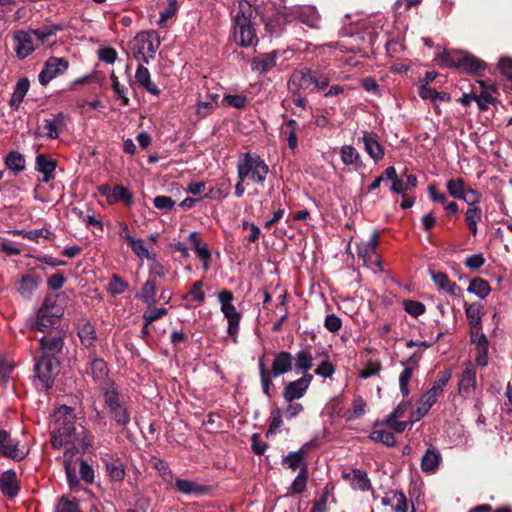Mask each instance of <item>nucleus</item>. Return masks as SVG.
Instances as JSON below:
<instances>
[{"label": "nucleus", "mask_w": 512, "mask_h": 512, "mask_svg": "<svg viewBox=\"0 0 512 512\" xmlns=\"http://www.w3.org/2000/svg\"><path fill=\"white\" fill-rule=\"evenodd\" d=\"M297 127L298 123L294 119H290L286 122L288 146L292 150L296 149L298 146V140L296 135Z\"/></svg>", "instance_id": "052dcab7"}, {"label": "nucleus", "mask_w": 512, "mask_h": 512, "mask_svg": "<svg viewBox=\"0 0 512 512\" xmlns=\"http://www.w3.org/2000/svg\"><path fill=\"white\" fill-rule=\"evenodd\" d=\"M59 371L60 363L58 359L55 356L43 355L35 363V372L39 381L37 386L41 389H49Z\"/></svg>", "instance_id": "9b49d317"}, {"label": "nucleus", "mask_w": 512, "mask_h": 512, "mask_svg": "<svg viewBox=\"0 0 512 512\" xmlns=\"http://www.w3.org/2000/svg\"><path fill=\"white\" fill-rule=\"evenodd\" d=\"M153 205L158 210L168 212L174 207L175 201L171 197L161 195L154 198Z\"/></svg>", "instance_id": "338daca9"}, {"label": "nucleus", "mask_w": 512, "mask_h": 512, "mask_svg": "<svg viewBox=\"0 0 512 512\" xmlns=\"http://www.w3.org/2000/svg\"><path fill=\"white\" fill-rule=\"evenodd\" d=\"M154 468L157 470L158 474L162 478V480L172 486L174 482V474L172 470L169 468V465L164 460H156L154 463Z\"/></svg>", "instance_id": "603ef678"}, {"label": "nucleus", "mask_w": 512, "mask_h": 512, "mask_svg": "<svg viewBox=\"0 0 512 512\" xmlns=\"http://www.w3.org/2000/svg\"><path fill=\"white\" fill-rule=\"evenodd\" d=\"M15 364L4 357H0V385H4L9 380Z\"/></svg>", "instance_id": "13d9d810"}, {"label": "nucleus", "mask_w": 512, "mask_h": 512, "mask_svg": "<svg viewBox=\"0 0 512 512\" xmlns=\"http://www.w3.org/2000/svg\"><path fill=\"white\" fill-rule=\"evenodd\" d=\"M256 15L257 11L249 1H239L238 10L233 19V37L239 46L250 47L258 43Z\"/></svg>", "instance_id": "f257e3e1"}, {"label": "nucleus", "mask_w": 512, "mask_h": 512, "mask_svg": "<svg viewBox=\"0 0 512 512\" xmlns=\"http://www.w3.org/2000/svg\"><path fill=\"white\" fill-rule=\"evenodd\" d=\"M446 188L451 197L461 200L464 198L467 185L462 178H455L447 181Z\"/></svg>", "instance_id": "a19ab883"}, {"label": "nucleus", "mask_w": 512, "mask_h": 512, "mask_svg": "<svg viewBox=\"0 0 512 512\" xmlns=\"http://www.w3.org/2000/svg\"><path fill=\"white\" fill-rule=\"evenodd\" d=\"M366 410H367L366 402L361 397H357L353 400L352 408L349 411L350 415H349L348 419L359 418L366 413Z\"/></svg>", "instance_id": "e2e57ef3"}, {"label": "nucleus", "mask_w": 512, "mask_h": 512, "mask_svg": "<svg viewBox=\"0 0 512 512\" xmlns=\"http://www.w3.org/2000/svg\"><path fill=\"white\" fill-rule=\"evenodd\" d=\"M466 317L469 320L471 328H481V307L478 303H473L467 306L465 310Z\"/></svg>", "instance_id": "de8ad7c7"}, {"label": "nucleus", "mask_w": 512, "mask_h": 512, "mask_svg": "<svg viewBox=\"0 0 512 512\" xmlns=\"http://www.w3.org/2000/svg\"><path fill=\"white\" fill-rule=\"evenodd\" d=\"M442 457L440 452L435 448H428L421 458V470L425 474H434L441 463Z\"/></svg>", "instance_id": "5701e85b"}, {"label": "nucleus", "mask_w": 512, "mask_h": 512, "mask_svg": "<svg viewBox=\"0 0 512 512\" xmlns=\"http://www.w3.org/2000/svg\"><path fill=\"white\" fill-rule=\"evenodd\" d=\"M38 280L33 275H25L19 283L18 291L23 296H28L33 293L38 287Z\"/></svg>", "instance_id": "09e8293b"}, {"label": "nucleus", "mask_w": 512, "mask_h": 512, "mask_svg": "<svg viewBox=\"0 0 512 512\" xmlns=\"http://www.w3.org/2000/svg\"><path fill=\"white\" fill-rule=\"evenodd\" d=\"M159 46V35L153 30L138 33L131 42L135 59L145 64H149L155 58Z\"/></svg>", "instance_id": "6e6552de"}, {"label": "nucleus", "mask_w": 512, "mask_h": 512, "mask_svg": "<svg viewBox=\"0 0 512 512\" xmlns=\"http://www.w3.org/2000/svg\"><path fill=\"white\" fill-rule=\"evenodd\" d=\"M104 409L118 426L126 427L131 420V411L127 398L122 395L115 383H107L101 388Z\"/></svg>", "instance_id": "7ed1b4c3"}, {"label": "nucleus", "mask_w": 512, "mask_h": 512, "mask_svg": "<svg viewBox=\"0 0 512 512\" xmlns=\"http://www.w3.org/2000/svg\"><path fill=\"white\" fill-rule=\"evenodd\" d=\"M86 373L93 378L94 382L100 386V389L107 383H114L107 379L108 368L105 361L101 358L92 359L86 369Z\"/></svg>", "instance_id": "a211bd4d"}, {"label": "nucleus", "mask_w": 512, "mask_h": 512, "mask_svg": "<svg viewBox=\"0 0 512 512\" xmlns=\"http://www.w3.org/2000/svg\"><path fill=\"white\" fill-rule=\"evenodd\" d=\"M290 15H293L302 23L309 27L315 28L318 26L320 15L314 6H296L292 9Z\"/></svg>", "instance_id": "6ab92c4d"}, {"label": "nucleus", "mask_w": 512, "mask_h": 512, "mask_svg": "<svg viewBox=\"0 0 512 512\" xmlns=\"http://www.w3.org/2000/svg\"><path fill=\"white\" fill-rule=\"evenodd\" d=\"M216 297L220 303V310L227 320V333L236 343L240 329L241 313L237 311L233 304L234 295L231 291L223 289L216 294Z\"/></svg>", "instance_id": "1a4fd4ad"}, {"label": "nucleus", "mask_w": 512, "mask_h": 512, "mask_svg": "<svg viewBox=\"0 0 512 512\" xmlns=\"http://www.w3.org/2000/svg\"><path fill=\"white\" fill-rule=\"evenodd\" d=\"M59 28L57 26H44L38 29L21 30L14 35V48L17 56L24 59L40 45H48L51 38Z\"/></svg>", "instance_id": "f03ea898"}, {"label": "nucleus", "mask_w": 512, "mask_h": 512, "mask_svg": "<svg viewBox=\"0 0 512 512\" xmlns=\"http://www.w3.org/2000/svg\"><path fill=\"white\" fill-rule=\"evenodd\" d=\"M298 371H308L313 366V356L308 350H300L293 358Z\"/></svg>", "instance_id": "a18cd8bd"}, {"label": "nucleus", "mask_w": 512, "mask_h": 512, "mask_svg": "<svg viewBox=\"0 0 512 512\" xmlns=\"http://www.w3.org/2000/svg\"><path fill=\"white\" fill-rule=\"evenodd\" d=\"M370 439L382 443L388 447H393L396 444L394 434L384 429H374L370 433Z\"/></svg>", "instance_id": "49530a36"}, {"label": "nucleus", "mask_w": 512, "mask_h": 512, "mask_svg": "<svg viewBox=\"0 0 512 512\" xmlns=\"http://www.w3.org/2000/svg\"><path fill=\"white\" fill-rule=\"evenodd\" d=\"M357 255L367 267L381 268V261L377 252L367 247L366 244L361 243L357 246Z\"/></svg>", "instance_id": "473e14b6"}, {"label": "nucleus", "mask_w": 512, "mask_h": 512, "mask_svg": "<svg viewBox=\"0 0 512 512\" xmlns=\"http://www.w3.org/2000/svg\"><path fill=\"white\" fill-rule=\"evenodd\" d=\"M342 477L350 480L354 489L367 491L371 487V483L366 472L360 469H353L351 472L343 473Z\"/></svg>", "instance_id": "c756f323"}, {"label": "nucleus", "mask_w": 512, "mask_h": 512, "mask_svg": "<svg viewBox=\"0 0 512 512\" xmlns=\"http://www.w3.org/2000/svg\"><path fill=\"white\" fill-rule=\"evenodd\" d=\"M157 284L153 279H148L142 287L139 298L149 307L157 303L156 299Z\"/></svg>", "instance_id": "c9c22d12"}, {"label": "nucleus", "mask_w": 512, "mask_h": 512, "mask_svg": "<svg viewBox=\"0 0 512 512\" xmlns=\"http://www.w3.org/2000/svg\"><path fill=\"white\" fill-rule=\"evenodd\" d=\"M145 63L139 62L138 68L135 73V81L143 89L151 93L152 95L158 96L160 94L159 88L151 81V75L149 70L144 66Z\"/></svg>", "instance_id": "bb28decb"}, {"label": "nucleus", "mask_w": 512, "mask_h": 512, "mask_svg": "<svg viewBox=\"0 0 512 512\" xmlns=\"http://www.w3.org/2000/svg\"><path fill=\"white\" fill-rule=\"evenodd\" d=\"M476 364L469 362L461 374L458 390L463 397H469L476 388Z\"/></svg>", "instance_id": "2eb2a0df"}, {"label": "nucleus", "mask_w": 512, "mask_h": 512, "mask_svg": "<svg viewBox=\"0 0 512 512\" xmlns=\"http://www.w3.org/2000/svg\"><path fill=\"white\" fill-rule=\"evenodd\" d=\"M467 291L469 293L477 295L481 299H484L489 295L491 289L486 280L476 278L471 281Z\"/></svg>", "instance_id": "37998d69"}, {"label": "nucleus", "mask_w": 512, "mask_h": 512, "mask_svg": "<svg viewBox=\"0 0 512 512\" xmlns=\"http://www.w3.org/2000/svg\"><path fill=\"white\" fill-rule=\"evenodd\" d=\"M451 370L445 369L437 375V379L434 381L432 387L428 390L430 393L440 397L443 393L444 387L448 384L451 379Z\"/></svg>", "instance_id": "79ce46f5"}, {"label": "nucleus", "mask_w": 512, "mask_h": 512, "mask_svg": "<svg viewBox=\"0 0 512 512\" xmlns=\"http://www.w3.org/2000/svg\"><path fill=\"white\" fill-rule=\"evenodd\" d=\"M219 95L216 93H206L199 95L195 105V113L198 118L203 119L212 114L218 107Z\"/></svg>", "instance_id": "f3484780"}, {"label": "nucleus", "mask_w": 512, "mask_h": 512, "mask_svg": "<svg viewBox=\"0 0 512 512\" xmlns=\"http://www.w3.org/2000/svg\"><path fill=\"white\" fill-rule=\"evenodd\" d=\"M431 279L433 280L434 284L438 287V289L445 291L451 296H457L458 292L460 291L459 286L452 282L448 275L443 272H435L431 270L430 272Z\"/></svg>", "instance_id": "cd10ccee"}, {"label": "nucleus", "mask_w": 512, "mask_h": 512, "mask_svg": "<svg viewBox=\"0 0 512 512\" xmlns=\"http://www.w3.org/2000/svg\"><path fill=\"white\" fill-rule=\"evenodd\" d=\"M419 96L423 100H430L434 104L450 100V95L448 93L438 92L435 89L426 85L419 86Z\"/></svg>", "instance_id": "f704fd0d"}, {"label": "nucleus", "mask_w": 512, "mask_h": 512, "mask_svg": "<svg viewBox=\"0 0 512 512\" xmlns=\"http://www.w3.org/2000/svg\"><path fill=\"white\" fill-rule=\"evenodd\" d=\"M41 349L43 355L54 356L59 353L63 347V340L59 336H53L51 338L42 337L40 340Z\"/></svg>", "instance_id": "72a5a7b5"}, {"label": "nucleus", "mask_w": 512, "mask_h": 512, "mask_svg": "<svg viewBox=\"0 0 512 512\" xmlns=\"http://www.w3.org/2000/svg\"><path fill=\"white\" fill-rule=\"evenodd\" d=\"M308 479V466L303 465L298 475L293 480L291 486L288 488L289 494H300L304 492L307 486Z\"/></svg>", "instance_id": "58836bf2"}, {"label": "nucleus", "mask_w": 512, "mask_h": 512, "mask_svg": "<svg viewBox=\"0 0 512 512\" xmlns=\"http://www.w3.org/2000/svg\"><path fill=\"white\" fill-rule=\"evenodd\" d=\"M335 371V366L328 360V355H325L320 365L316 368L315 373L323 378H329Z\"/></svg>", "instance_id": "0e129e2a"}, {"label": "nucleus", "mask_w": 512, "mask_h": 512, "mask_svg": "<svg viewBox=\"0 0 512 512\" xmlns=\"http://www.w3.org/2000/svg\"><path fill=\"white\" fill-rule=\"evenodd\" d=\"M79 337L85 345L89 346L96 338V332L90 324L84 325L79 331Z\"/></svg>", "instance_id": "774afa93"}, {"label": "nucleus", "mask_w": 512, "mask_h": 512, "mask_svg": "<svg viewBox=\"0 0 512 512\" xmlns=\"http://www.w3.org/2000/svg\"><path fill=\"white\" fill-rule=\"evenodd\" d=\"M68 68V62L64 58L51 57L49 58L42 71L39 73L38 79L41 85H47L58 75L63 74Z\"/></svg>", "instance_id": "ddd939ff"}, {"label": "nucleus", "mask_w": 512, "mask_h": 512, "mask_svg": "<svg viewBox=\"0 0 512 512\" xmlns=\"http://www.w3.org/2000/svg\"><path fill=\"white\" fill-rule=\"evenodd\" d=\"M128 288V283L119 275L114 274L108 284V292L115 296L124 293Z\"/></svg>", "instance_id": "5fc2aeb1"}, {"label": "nucleus", "mask_w": 512, "mask_h": 512, "mask_svg": "<svg viewBox=\"0 0 512 512\" xmlns=\"http://www.w3.org/2000/svg\"><path fill=\"white\" fill-rule=\"evenodd\" d=\"M176 490L185 495H202L209 490L206 485H201L189 479H174L173 485Z\"/></svg>", "instance_id": "b1692460"}, {"label": "nucleus", "mask_w": 512, "mask_h": 512, "mask_svg": "<svg viewBox=\"0 0 512 512\" xmlns=\"http://www.w3.org/2000/svg\"><path fill=\"white\" fill-rule=\"evenodd\" d=\"M417 186V178L415 175H406V178L400 177L397 183H393L390 187V191L396 194H404L410 189Z\"/></svg>", "instance_id": "ea45409f"}, {"label": "nucleus", "mask_w": 512, "mask_h": 512, "mask_svg": "<svg viewBox=\"0 0 512 512\" xmlns=\"http://www.w3.org/2000/svg\"><path fill=\"white\" fill-rule=\"evenodd\" d=\"M28 454L29 448L26 444H21V442L13 438L9 432L0 429V456L20 461Z\"/></svg>", "instance_id": "f8f14e48"}, {"label": "nucleus", "mask_w": 512, "mask_h": 512, "mask_svg": "<svg viewBox=\"0 0 512 512\" xmlns=\"http://www.w3.org/2000/svg\"><path fill=\"white\" fill-rule=\"evenodd\" d=\"M289 83L297 89L307 90L313 85V71L310 69L295 71Z\"/></svg>", "instance_id": "2f4dec72"}, {"label": "nucleus", "mask_w": 512, "mask_h": 512, "mask_svg": "<svg viewBox=\"0 0 512 512\" xmlns=\"http://www.w3.org/2000/svg\"><path fill=\"white\" fill-rule=\"evenodd\" d=\"M461 200L466 202L469 207H478L482 200V194L471 187H467L464 198Z\"/></svg>", "instance_id": "69168bd1"}, {"label": "nucleus", "mask_w": 512, "mask_h": 512, "mask_svg": "<svg viewBox=\"0 0 512 512\" xmlns=\"http://www.w3.org/2000/svg\"><path fill=\"white\" fill-rule=\"evenodd\" d=\"M15 235H20L26 239L38 242L39 238H48L49 231L46 229H35V230H14Z\"/></svg>", "instance_id": "4d7b16f0"}, {"label": "nucleus", "mask_w": 512, "mask_h": 512, "mask_svg": "<svg viewBox=\"0 0 512 512\" xmlns=\"http://www.w3.org/2000/svg\"><path fill=\"white\" fill-rule=\"evenodd\" d=\"M57 167L55 159L44 154H38L35 159V170L43 175L42 181L48 183L54 178V171Z\"/></svg>", "instance_id": "412c9836"}, {"label": "nucleus", "mask_w": 512, "mask_h": 512, "mask_svg": "<svg viewBox=\"0 0 512 512\" xmlns=\"http://www.w3.org/2000/svg\"><path fill=\"white\" fill-rule=\"evenodd\" d=\"M204 283L202 280L195 281L190 289V291L183 296L184 300H192L196 302L198 305H201L205 301V293L203 291Z\"/></svg>", "instance_id": "c03bdc74"}, {"label": "nucleus", "mask_w": 512, "mask_h": 512, "mask_svg": "<svg viewBox=\"0 0 512 512\" xmlns=\"http://www.w3.org/2000/svg\"><path fill=\"white\" fill-rule=\"evenodd\" d=\"M293 368V356L291 353L281 351L277 353L272 361L271 371H268L264 362V356L258 359V369L262 391L268 398L271 397L270 389L273 386V378L288 373Z\"/></svg>", "instance_id": "20e7f679"}, {"label": "nucleus", "mask_w": 512, "mask_h": 512, "mask_svg": "<svg viewBox=\"0 0 512 512\" xmlns=\"http://www.w3.org/2000/svg\"><path fill=\"white\" fill-rule=\"evenodd\" d=\"M64 314L62 306L56 297H47L39 308L34 326L40 331L55 327Z\"/></svg>", "instance_id": "9d476101"}, {"label": "nucleus", "mask_w": 512, "mask_h": 512, "mask_svg": "<svg viewBox=\"0 0 512 512\" xmlns=\"http://www.w3.org/2000/svg\"><path fill=\"white\" fill-rule=\"evenodd\" d=\"M30 88V82L28 78L22 77L20 78L14 88L12 97L9 101V105L12 109L17 110L21 106V103L23 102L24 97L26 96L27 92Z\"/></svg>", "instance_id": "7c9ffc66"}, {"label": "nucleus", "mask_w": 512, "mask_h": 512, "mask_svg": "<svg viewBox=\"0 0 512 512\" xmlns=\"http://www.w3.org/2000/svg\"><path fill=\"white\" fill-rule=\"evenodd\" d=\"M368 155L376 162L384 157V148L378 141V136L372 132H364L362 137Z\"/></svg>", "instance_id": "a878e982"}, {"label": "nucleus", "mask_w": 512, "mask_h": 512, "mask_svg": "<svg viewBox=\"0 0 512 512\" xmlns=\"http://www.w3.org/2000/svg\"><path fill=\"white\" fill-rule=\"evenodd\" d=\"M57 427L52 432L51 443L54 448H61L66 444L75 442V414L68 406H61L54 414Z\"/></svg>", "instance_id": "423d86ee"}, {"label": "nucleus", "mask_w": 512, "mask_h": 512, "mask_svg": "<svg viewBox=\"0 0 512 512\" xmlns=\"http://www.w3.org/2000/svg\"><path fill=\"white\" fill-rule=\"evenodd\" d=\"M405 311L413 317H419L425 313V305L419 301L406 300L403 303Z\"/></svg>", "instance_id": "680f3d73"}, {"label": "nucleus", "mask_w": 512, "mask_h": 512, "mask_svg": "<svg viewBox=\"0 0 512 512\" xmlns=\"http://www.w3.org/2000/svg\"><path fill=\"white\" fill-rule=\"evenodd\" d=\"M482 219V210L478 207H468L465 213V222L468 226V229L472 235H477L478 233V223Z\"/></svg>", "instance_id": "e433bc0d"}, {"label": "nucleus", "mask_w": 512, "mask_h": 512, "mask_svg": "<svg viewBox=\"0 0 512 512\" xmlns=\"http://www.w3.org/2000/svg\"><path fill=\"white\" fill-rule=\"evenodd\" d=\"M66 116L58 113L53 118L45 119L42 125L43 136L47 139H57L59 137V127L65 124Z\"/></svg>", "instance_id": "c85d7f7f"}, {"label": "nucleus", "mask_w": 512, "mask_h": 512, "mask_svg": "<svg viewBox=\"0 0 512 512\" xmlns=\"http://www.w3.org/2000/svg\"><path fill=\"white\" fill-rule=\"evenodd\" d=\"M341 161L345 165H355L360 159L358 151L351 145H344L340 149Z\"/></svg>", "instance_id": "8fccbe9b"}, {"label": "nucleus", "mask_w": 512, "mask_h": 512, "mask_svg": "<svg viewBox=\"0 0 512 512\" xmlns=\"http://www.w3.org/2000/svg\"><path fill=\"white\" fill-rule=\"evenodd\" d=\"M313 376L309 373H305L301 378L288 382L283 391V397L287 402H293L294 400L302 398L308 390Z\"/></svg>", "instance_id": "4468645a"}, {"label": "nucleus", "mask_w": 512, "mask_h": 512, "mask_svg": "<svg viewBox=\"0 0 512 512\" xmlns=\"http://www.w3.org/2000/svg\"><path fill=\"white\" fill-rule=\"evenodd\" d=\"M419 360H420V355H418L417 353H414L407 360V362H406L407 366L399 375V388H400V392L403 395V397H407L410 393L409 382L412 378L414 369L418 366Z\"/></svg>", "instance_id": "aec40b11"}, {"label": "nucleus", "mask_w": 512, "mask_h": 512, "mask_svg": "<svg viewBox=\"0 0 512 512\" xmlns=\"http://www.w3.org/2000/svg\"><path fill=\"white\" fill-rule=\"evenodd\" d=\"M269 167L265 161L255 153H244L237 164V175L241 181L250 179L252 182L262 184L268 175Z\"/></svg>", "instance_id": "0eeeda50"}, {"label": "nucleus", "mask_w": 512, "mask_h": 512, "mask_svg": "<svg viewBox=\"0 0 512 512\" xmlns=\"http://www.w3.org/2000/svg\"><path fill=\"white\" fill-rule=\"evenodd\" d=\"M130 247L132 251L141 259H154V256L149 252L142 239H130Z\"/></svg>", "instance_id": "6e6d98bb"}, {"label": "nucleus", "mask_w": 512, "mask_h": 512, "mask_svg": "<svg viewBox=\"0 0 512 512\" xmlns=\"http://www.w3.org/2000/svg\"><path fill=\"white\" fill-rule=\"evenodd\" d=\"M177 11V0H168L167 7L160 13L158 19L159 26H165L166 22L175 16Z\"/></svg>", "instance_id": "bf43d9fd"}, {"label": "nucleus", "mask_w": 512, "mask_h": 512, "mask_svg": "<svg viewBox=\"0 0 512 512\" xmlns=\"http://www.w3.org/2000/svg\"><path fill=\"white\" fill-rule=\"evenodd\" d=\"M0 490L4 495L10 498L17 496L19 492V485L15 471L6 470L1 474Z\"/></svg>", "instance_id": "393cba45"}, {"label": "nucleus", "mask_w": 512, "mask_h": 512, "mask_svg": "<svg viewBox=\"0 0 512 512\" xmlns=\"http://www.w3.org/2000/svg\"><path fill=\"white\" fill-rule=\"evenodd\" d=\"M5 165L9 170L14 171L15 173H20L25 169L26 161L21 153L11 151L5 157Z\"/></svg>", "instance_id": "4c0bfd02"}, {"label": "nucleus", "mask_w": 512, "mask_h": 512, "mask_svg": "<svg viewBox=\"0 0 512 512\" xmlns=\"http://www.w3.org/2000/svg\"><path fill=\"white\" fill-rule=\"evenodd\" d=\"M435 61L441 67L457 68L469 74H478L486 68L483 61L465 51L444 50L436 55Z\"/></svg>", "instance_id": "39448f33"}, {"label": "nucleus", "mask_w": 512, "mask_h": 512, "mask_svg": "<svg viewBox=\"0 0 512 512\" xmlns=\"http://www.w3.org/2000/svg\"><path fill=\"white\" fill-rule=\"evenodd\" d=\"M278 56L279 51L275 50L255 57L251 62L252 71L261 74L269 72L276 65Z\"/></svg>", "instance_id": "4be33fe9"}, {"label": "nucleus", "mask_w": 512, "mask_h": 512, "mask_svg": "<svg viewBox=\"0 0 512 512\" xmlns=\"http://www.w3.org/2000/svg\"><path fill=\"white\" fill-rule=\"evenodd\" d=\"M119 201H125L131 204L133 201L132 194L122 185H117L112 189L111 195H109V203H116Z\"/></svg>", "instance_id": "3c124183"}, {"label": "nucleus", "mask_w": 512, "mask_h": 512, "mask_svg": "<svg viewBox=\"0 0 512 512\" xmlns=\"http://www.w3.org/2000/svg\"><path fill=\"white\" fill-rule=\"evenodd\" d=\"M316 446L315 441L305 443L298 451L290 452L282 459V464L286 465L291 470L302 469L303 465H307L305 457L307 453Z\"/></svg>", "instance_id": "dca6fc26"}, {"label": "nucleus", "mask_w": 512, "mask_h": 512, "mask_svg": "<svg viewBox=\"0 0 512 512\" xmlns=\"http://www.w3.org/2000/svg\"><path fill=\"white\" fill-rule=\"evenodd\" d=\"M72 456V452L67 451L64 453V466L68 483L70 486H75L78 484V478L76 475V466L73 465L71 461Z\"/></svg>", "instance_id": "864d4df0"}]
</instances>
